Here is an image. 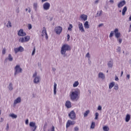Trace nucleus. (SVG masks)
<instances>
[{
  "label": "nucleus",
  "mask_w": 131,
  "mask_h": 131,
  "mask_svg": "<svg viewBox=\"0 0 131 131\" xmlns=\"http://www.w3.org/2000/svg\"><path fill=\"white\" fill-rule=\"evenodd\" d=\"M69 117L72 120H75V119H76V114H75L74 111H71L69 114Z\"/></svg>",
  "instance_id": "nucleus-5"
},
{
  "label": "nucleus",
  "mask_w": 131,
  "mask_h": 131,
  "mask_svg": "<svg viewBox=\"0 0 131 131\" xmlns=\"http://www.w3.org/2000/svg\"><path fill=\"white\" fill-rule=\"evenodd\" d=\"M84 27L86 29H89L90 28V25L89 24V22L86 21L84 24Z\"/></svg>",
  "instance_id": "nucleus-21"
},
{
  "label": "nucleus",
  "mask_w": 131,
  "mask_h": 131,
  "mask_svg": "<svg viewBox=\"0 0 131 131\" xmlns=\"http://www.w3.org/2000/svg\"><path fill=\"white\" fill-rule=\"evenodd\" d=\"M115 32H114V31H111L110 34V36H109V37L111 38L113 36V34H114Z\"/></svg>",
  "instance_id": "nucleus-40"
},
{
  "label": "nucleus",
  "mask_w": 131,
  "mask_h": 131,
  "mask_svg": "<svg viewBox=\"0 0 131 131\" xmlns=\"http://www.w3.org/2000/svg\"><path fill=\"white\" fill-rule=\"evenodd\" d=\"M65 106L68 108H71V102H70V101L69 100L67 101L65 104Z\"/></svg>",
  "instance_id": "nucleus-16"
},
{
  "label": "nucleus",
  "mask_w": 131,
  "mask_h": 131,
  "mask_svg": "<svg viewBox=\"0 0 131 131\" xmlns=\"http://www.w3.org/2000/svg\"><path fill=\"white\" fill-rule=\"evenodd\" d=\"M19 42H25L24 37L19 38Z\"/></svg>",
  "instance_id": "nucleus-36"
},
{
  "label": "nucleus",
  "mask_w": 131,
  "mask_h": 131,
  "mask_svg": "<svg viewBox=\"0 0 131 131\" xmlns=\"http://www.w3.org/2000/svg\"><path fill=\"white\" fill-rule=\"evenodd\" d=\"M30 127H33L31 129V131H35L37 128V126L35 124V122H31L29 124Z\"/></svg>",
  "instance_id": "nucleus-8"
},
{
  "label": "nucleus",
  "mask_w": 131,
  "mask_h": 131,
  "mask_svg": "<svg viewBox=\"0 0 131 131\" xmlns=\"http://www.w3.org/2000/svg\"><path fill=\"white\" fill-rule=\"evenodd\" d=\"M45 38H46V39H48L49 38V37H48V34H46L45 35Z\"/></svg>",
  "instance_id": "nucleus-57"
},
{
  "label": "nucleus",
  "mask_w": 131,
  "mask_h": 131,
  "mask_svg": "<svg viewBox=\"0 0 131 131\" xmlns=\"http://www.w3.org/2000/svg\"><path fill=\"white\" fill-rule=\"evenodd\" d=\"M103 129L104 131H109L110 128L107 126H104L103 127Z\"/></svg>",
  "instance_id": "nucleus-28"
},
{
  "label": "nucleus",
  "mask_w": 131,
  "mask_h": 131,
  "mask_svg": "<svg viewBox=\"0 0 131 131\" xmlns=\"http://www.w3.org/2000/svg\"><path fill=\"white\" fill-rule=\"evenodd\" d=\"M14 51L15 52V54H17V53H22V52H24V48L22 47V46H20L18 48H14Z\"/></svg>",
  "instance_id": "nucleus-6"
},
{
  "label": "nucleus",
  "mask_w": 131,
  "mask_h": 131,
  "mask_svg": "<svg viewBox=\"0 0 131 131\" xmlns=\"http://www.w3.org/2000/svg\"><path fill=\"white\" fill-rule=\"evenodd\" d=\"M52 70H53V71H54L55 72V71H56V68H52Z\"/></svg>",
  "instance_id": "nucleus-60"
},
{
  "label": "nucleus",
  "mask_w": 131,
  "mask_h": 131,
  "mask_svg": "<svg viewBox=\"0 0 131 131\" xmlns=\"http://www.w3.org/2000/svg\"><path fill=\"white\" fill-rule=\"evenodd\" d=\"M117 51L119 53H120L121 52V48H120V47H118V48L117 49Z\"/></svg>",
  "instance_id": "nucleus-45"
},
{
  "label": "nucleus",
  "mask_w": 131,
  "mask_h": 131,
  "mask_svg": "<svg viewBox=\"0 0 131 131\" xmlns=\"http://www.w3.org/2000/svg\"><path fill=\"white\" fill-rule=\"evenodd\" d=\"M8 88L9 91H13V83H10Z\"/></svg>",
  "instance_id": "nucleus-27"
},
{
  "label": "nucleus",
  "mask_w": 131,
  "mask_h": 131,
  "mask_svg": "<svg viewBox=\"0 0 131 131\" xmlns=\"http://www.w3.org/2000/svg\"><path fill=\"white\" fill-rule=\"evenodd\" d=\"M68 51H71V47L68 44H64L61 48L60 54L65 56Z\"/></svg>",
  "instance_id": "nucleus-1"
},
{
  "label": "nucleus",
  "mask_w": 131,
  "mask_h": 131,
  "mask_svg": "<svg viewBox=\"0 0 131 131\" xmlns=\"http://www.w3.org/2000/svg\"><path fill=\"white\" fill-rule=\"evenodd\" d=\"M78 28L81 32H85L84 29L83 28V25L82 23H80L78 24Z\"/></svg>",
  "instance_id": "nucleus-14"
},
{
  "label": "nucleus",
  "mask_w": 131,
  "mask_h": 131,
  "mask_svg": "<svg viewBox=\"0 0 131 131\" xmlns=\"http://www.w3.org/2000/svg\"><path fill=\"white\" fill-rule=\"evenodd\" d=\"M2 54H3V55H5V54H6V49H3Z\"/></svg>",
  "instance_id": "nucleus-48"
},
{
  "label": "nucleus",
  "mask_w": 131,
  "mask_h": 131,
  "mask_svg": "<svg viewBox=\"0 0 131 131\" xmlns=\"http://www.w3.org/2000/svg\"><path fill=\"white\" fill-rule=\"evenodd\" d=\"M80 18L81 19V20L86 21V20H88V15L85 14H82L80 15Z\"/></svg>",
  "instance_id": "nucleus-17"
},
{
  "label": "nucleus",
  "mask_w": 131,
  "mask_h": 131,
  "mask_svg": "<svg viewBox=\"0 0 131 131\" xmlns=\"http://www.w3.org/2000/svg\"><path fill=\"white\" fill-rule=\"evenodd\" d=\"M103 26V24H100L98 25V27H102Z\"/></svg>",
  "instance_id": "nucleus-59"
},
{
  "label": "nucleus",
  "mask_w": 131,
  "mask_h": 131,
  "mask_svg": "<svg viewBox=\"0 0 131 131\" xmlns=\"http://www.w3.org/2000/svg\"><path fill=\"white\" fill-rule=\"evenodd\" d=\"M16 13H19V8H18L17 10H16Z\"/></svg>",
  "instance_id": "nucleus-63"
},
{
  "label": "nucleus",
  "mask_w": 131,
  "mask_h": 131,
  "mask_svg": "<svg viewBox=\"0 0 131 131\" xmlns=\"http://www.w3.org/2000/svg\"><path fill=\"white\" fill-rule=\"evenodd\" d=\"M51 131H55V126H52V127L51 128Z\"/></svg>",
  "instance_id": "nucleus-53"
},
{
  "label": "nucleus",
  "mask_w": 131,
  "mask_h": 131,
  "mask_svg": "<svg viewBox=\"0 0 131 131\" xmlns=\"http://www.w3.org/2000/svg\"><path fill=\"white\" fill-rule=\"evenodd\" d=\"M62 28L61 27L58 26L55 28V31L57 34H60L62 32Z\"/></svg>",
  "instance_id": "nucleus-9"
},
{
  "label": "nucleus",
  "mask_w": 131,
  "mask_h": 131,
  "mask_svg": "<svg viewBox=\"0 0 131 131\" xmlns=\"http://www.w3.org/2000/svg\"><path fill=\"white\" fill-rule=\"evenodd\" d=\"M33 8H34L35 11H37V3L33 4Z\"/></svg>",
  "instance_id": "nucleus-33"
},
{
  "label": "nucleus",
  "mask_w": 131,
  "mask_h": 131,
  "mask_svg": "<svg viewBox=\"0 0 131 131\" xmlns=\"http://www.w3.org/2000/svg\"><path fill=\"white\" fill-rule=\"evenodd\" d=\"M91 128H95V122H92L91 125Z\"/></svg>",
  "instance_id": "nucleus-39"
},
{
  "label": "nucleus",
  "mask_w": 131,
  "mask_h": 131,
  "mask_svg": "<svg viewBox=\"0 0 131 131\" xmlns=\"http://www.w3.org/2000/svg\"><path fill=\"white\" fill-rule=\"evenodd\" d=\"M32 77L34 78L33 80L34 83L37 84V83L40 82V76H37V73L36 72L33 74Z\"/></svg>",
  "instance_id": "nucleus-2"
},
{
  "label": "nucleus",
  "mask_w": 131,
  "mask_h": 131,
  "mask_svg": "<svg viewBox=\"0 0 131 131\" xmlns=\"http://www.w3.org/2000/svg\"><path fill=\"white\" fill-rule=\"evenodd\" d=\"M130 120V115L127 114L125 117V121L126 122H128Z\"/></svg>",
  "instance_id": "nucleus-23"
},
{
  "label": "nucleus",
  "mask_w": 131,
  "mask_h": 131,
  "mask_svg": "<svg viewBox=\"0 0 131 131\" xmlns=\"http://www.w3.org/2000/svg\"><path fill=\"white\" fill-rule=\"evenodd\" d=\"M110 3H111L112 4H114V1L113 0H110Z\"/></svg>",
  "instance_id": "nucleus-58"
},
{
  "label": "nucleus",
  "mask_w": 131,
  "mask_h": 131,
  "mask_svg": "<svg viewBox=\"0 0 131 131\" xmlns=\"http://www.w3.org/2000/svg\"><path fill=\"white\" fill-rule=\"evenodd\" d=\"M78 93H79V91L78 90L73 92L71 95V100H76V98L78 97Z\"/></svg>",
  "instance_id": "nucleus-3"
},
{
  "label": "nucleus",
  "mask_w": 131,
  "mask_h": 131,
  "mask_svg": "<svg viewBox=\"0 0 131 131\" xmlns=\"http://www.w3.org/2000/svg\"><path fill=\"white\" fill-rule=\"evenodd\" d=\"M9 116H10V117H12V118H14V119L17 118V115H15V114H10V115H9Z\"/></svg>",
  "instance_id": "nucleus-30"
},
{
  "label": "nucleus",
  "mask_w": 131,
  "mask_h": 131,
  "mask_svg": "<svg viewBox=\"0 0 131 131\" xmlns=\"http://www.w3.org/2000/svg\"><path fill=\"white\" fill-rule=\"evenodd\" d=\"M41 33H42L41 35L43 37L45 36V35H46V34H47V29L46 28V27L43 28V30H42Z\"/></svg>",
  "instance_id": "nucleus-22"
},
{
  "label": "nucleus",
  "mask_w": 131,
  "mask_h": 131,
  "mask_svg": "<svg viewBox=\"0 0 131 131\" xmlns=\"http://www.w3.org/2000/svg\"><path fill=\"white\" fill-rule=\"evenodd\" d=\"M9 123H7V127H6V130H9Z\"/></svg>",
  "instance_id": "nucleus-52"
},
{
  "label": "nucleus",
  "mask_w": 131,
  "mask_h": 131,
  "mask_svg": "<svg viewBox=\"0 0 131 131\" xmlns=\"http://www.w3.org/2000/svg\"><path fill=\"white\" fill-rule=\"evenodd\" d=\"M15 72H14V76H16L18 74V73H22V68L20 67V66L16 65L14 68Z\"/></svg>",
  "instance_id": "nucleus-4"
},
{
  "label": "nucleus",
  "mask_w": 131,
  "mask_h": 131,
  "mask_svg": "<svg viewBox=\"0 0 131 131\" xmlns=\"http://www.w3.org/2000/svg\"><path fill=\"white\" fill-rule=\"evenodd\" d=\"M129 21H131V15L129 17Z\"/></svg>",
  "instance_id": "nucleus-64"
},
{
  "label": "nucleus",
  "mask_w": 131,
  "mask_h": 131,
  "mask_svg": "<svg viewBox=\"0 0 131 131\" xmlns=\"http://www.w3.org/2000/svg\"><path fill=\"white\" fill-rule=\"evenodd\" d=\"M125 4H126V2L124 0H123L118 4V8H122Z\"/></svg>",
  "instance_id": "nucleus-13"
},
{
  "label": "nucleus",
  "mask_w": 131,
  "mask_h": 131,
  "mask_svg": "<svg viewBox=\"0 0 131 131\" xmlns=\"http://www.w3.org/2000/svg\"><path fill=\"white\" fill-rule=\"evenodd\" d=\"M47 125H48V123H45V124H44V126L43 127V131L46 130V128H47Z\"/></svg>",
  "instance_id": "nucleus-38"
},
{
  "label": "nucleus",
  "mask_w": 131,
  "mask_h": 131,
  "mask_svg": "<svg viewBox=\"0 0 131 131\" xmlns=\"http://www.w3.org/2000/svg\"><path fill=\"white\" fill-rule=\"evenodd\" d=\"M114 85H115V82H112L110 83V84H109L110 90H111V89H112V88H113V86Z\"/></svg>",
  "instance_id": "nucleus-26"
},
{
  "label": "nucleus",
  "mask_w": 131,
  "mask_h": 131,
  "mask_svg": "<svg viewBox=\"0 0 131 131\" xmlns=\"http://www.w3.org/2000/svg\"><path fill=\"white\" fill-rule=\"evenodd\" d=\"M67 37V40L69 41V40H70V35H69V34H68Z\"/></svg>",
  "instance_id": "nucleus-47"
},
{
  "label": "nucleus",
  "mask_w": 131,
  "mask_h": 131,
  "mask_svg": "<svg viewBox=\"0 0 131 131\" xmlns=\"http://www.w3.org/2000/svg\"><path fill=\"white\" fill-rule=\"evenodd\" d=\"M79 127L78 126H76L74 128V131H79Z\"/></svg>",
  "instance_id": "nucleus-42"
},
{
  "label": "nucleus",
  "mask_w": 131,
  "mask_h": 131,
  "mask_svg": "<svg viewBox=\"0 0 131 131\" xmlns=\"http://www.w3.org/2000/svg\"><path fill=\"white\" fill-rule=\"evenodd\" d=\"M75 124V121H72L70 120H69L67 122L66 128H68V127H69L70 125H74Z\"/></svg>",
  "instance_id": "nucleus-10"
},
{
  "label": "nucleus",
  "mask_w": 131,
  "mask_h": 131,
  "mask_svg": "<svg viewBox=\"0 0 131 131\" xmlns=\"http://www.w3.org/2000/svg\"><path fill=\"white\" fill-rule=\"evenodd\" d=\"M8 25L9 26V27H12V23H11V21H9L7 24V26H8Z\"/></svg>",
  "instance_id": "nucleus-46"
},
{
  "label": "nucleus",
  "mask_w": 131,
  "mask_h": 131,
  "mask_svg": "<svg viewBox=\"0 0 131 131\" xmlns=\"http://www.w3.org/2000/svg\"><path fill=\"white\" fill-rule=\"evenodd\" d=\"M107 66L108 68H112L113 67V61H110L107 63Z\"/></svg>",
  "instance_id": "nucleus-24"
},
{
  "label": "nucleus",
  "mask_w": 131,
  "mask_h": 131,
  "mask_svg": "<svg viewBox=\"0 0 131 131\" xmlns=\"http://www.w3.org/2000/svg\"><path fill=\"white\" fill-rule=\"evenodd\" d=\"M127 11V7L126 6H125L122 11V15L123 16H124V15H125V13L126 12V11Z\"/></svg>",
  "instance_id": "nucleus-19"
},
{
  "label": "nucleus",
  "mask_w": 131,
  "mask_h": 131,
  "mask_svg": "<svg viewBox=\"0 0 131 131\" xmlns=\"http://www.w3.org/2000/svg\"><path fill=\"white\" fill-rule=\"evenodd\" d=\"M25 39V42L29 41V39H30V37L29 36H26V37H24Z\"/></svg>",
  "instance_id": "nucleus-29"
},
{
  "label": "nucleus",
  "mask_w": 131,
  "mask_h": 131,
  "mask_svg": "<svg viewBox=\"0 0 131 131\" xmlns=\"http://www.w3.org/2000/svg\"><path fill=\"white\" fill-rule=\"evenodd\" d=\"M99 117V113H95V119L97 120Z\"/></svg>",
  "instance_id": "nucleus-37"
},
{
  "label": "nucleus",
  "mask_w": 131,
  "mask_h": 131,
  "mask_svg": "<svg viewBox=\"0 0 131 131\" xmlns=\"http://www.w3.org/2000/svg\"><path fill=\"white\" fill-rule=\"evenodd\" d=\"M118 40L119 41V43H121L122 42V39H118Z\"/></svg>",
  "instance_id": "nucleus-49"
},
{
  "label": "nucleus",
  "mask_w": 131,
  "mask_h": 131,
  "mask_svg": "<svg viewBox=\"0 0 131 131\" xmlns=\"http://www.w3.org/2000/svg\"><path fill=\"white\" fill-rule=\"evenodd\" d=\"M89 113L90 110H87L86 111H85V113H84V117H86V116L89 115Z\"/></svg>",
  "instance_id": "nucleus-32"
},
{
  "label": "nucleus",
  "mask_w": 131,
  "mask_h": 131,
  "mask_svg": "<svg viewBox=\"0 0 131 131\" xmlns=\"http://www.w3.org/2000/svg\"><path fill=\"white\" fill-rule=\"evenodd\" d=\"M18 36H26V33L23 31V29H20L17 33Z\"/></svg>",
  "instance_id": "nucleus-12"
},
{
  "label": "nucleus",
  "mask_w": 131,
  "mask_h": 131,
  "mask_svg": "<svg viewBox=\"0 0 131 131\" xmlns=\"http://www.w3.org/2000/svg\"><path fill=\"white\" fill-rule=\"evenodd\" d=\"M18 103H21V97H18L14 101V104H18Z\"/></svg>",
  "instance_id": "nucleus-20"
},
{
  "label": "nucleus",
  "mask_w": 131,
  "mask_h": 131,
  "mask_svg": "<svg viewBox=\"0 0 131 131\" xmlns=\"http://www.w3.org/2000/svg\"><path fill=\"white\" fill-rule=\"evenodd\" d=\"M43 9L45 11H48V10L50 9V7H51V4L49 3L46 2L43 4Z\"/></svg>",
  "instance_id": "nucleus-7"
},
{
  "label": "nucleus",
  "mask_w": 131,
  "mask_h": 131,
  "mask_svg": "<svg viewBox=\"0 0 131 131\" xmlns=\"http://www.w3.org/2000/svg\"><path fill=\"white\" fill-rule=\"evenodd\" d=\"M98 110H99V111L102 110V106H101L100 105L98 106Z\"/></svg>",
  "instance_id": "nucleus-51"
},
{
  "label": "nucleus",
  "mask_w": 131,
  "mask_h": 131,
  "mask_svg": "<svg viewBox=\"0 0 131 131\" xmlns=\"http://www.w3.org/2000/svg\"><path fill=\"white\" fill-rule=\"evenodd\" d=\"M73 27V26H72V24H70L69 25V27L68 29V30H69V31H72V28Z\"/></svg>",
  "instance_id": "nucleus-34"
},
{
  "label": "nucleus",
  "mask_w": 131,
  "mask_h": 131,
  "mask_svg": "<svg viewBox=\"0 0 131 131\" xmlns=\"http://www.w3.org/2000/svg\"><path fill=\"white\" fill-rule=\"evenodd\" d=\"M119 30L118 28H116L114 30L115 32V36L116 38H119L120 37V36L121 35V34L119 32H118Z\"/></svg>",
  "instance_id": "nucleus-11"
},
{
  "label": "nucleus",
  "mask_w": 131,
  "mask_h": 131,
  "mask_svg": "<svg viewBox=\"0 0 131 131\" xmlns=\"http://www.w3.org/2000/svg\"><path fill=\"white\" fill-rule=\"evenodd\" d=\"M86 57H87V58H91V56H90V53H88L86 54Z\"/></svg>",
  "instance_id": "nucleus-50"
},
{
  "label": "nucleus",
  "mask_w": 131,
  "mask_h": 131,
  "mask_svg": "<svg viewBox=\"0 0 131 131\" xmlns=\"http://www.w3.org/2000/svg\"><path fill=\"white\" fill-rule=\"evenodd\" d=\"M126 77H127V78H128V79H129L130 76L129 75V74H128V75H127Z\"/></svg>",
  "instance_id": "nucleus-55"
},
{
  "label": "nucleus",
  "mask_w": 131,
  "mask_h": 131,
  "mask_svg": "<svg viewBox=\"0 0 131 131\" xmlns=\"http://www.w3.org/2000/svg\"><path fill=\"white\" fill-rule=\"evenodd\" d=\"M35 54V47H34L32 53V56H34Z\"/></svg>",
  "instance_id": "nucleus-43"
},
{
  "label": "nucleus",
  "mask_w": 131,
  "mask_h": 131,
  "mask_svg": "<svg viewBox=\"0 0 131 131\" xmlns=\"http://www.w3.org/2000/svg\"><path fill=\"white\" fill-rule=\"evenodd\" d=\"M118 89V84H116L114 86V90H115V91H117Z\"/></svg>",
  "instance_id": "nucleus-41"
},
{
  "label": "nucleus",
  "mask_w": 131,
  "mask_h": 131,
  "mask_svg": "<svg viewBox=\"0 0 131 131\" xmlns=\"http://www.w3.org/2000/svg\"><path fill=\"white\" fill-rule=\"evenodd\" d=\"M78 84H79V82H78V81H75L74 83V84H73V86L74 87V88H76V86H78Z\"/></svg>",
  "instance_id": "nucleus-31"
},
{
  "label": "nucleus",
  "mask_w": 131,
  "mask_h": 131,
  "mask_svg": "<svg viewBox=\"0 0 131 131\" xmlns=\"http://www.w3.org/2000/svg\"><path fill=\"white\" fill-rule=\"evenodd\" d=\"M99 3V0H96L95 2V4H98Z\"/></svg>",
  "instance_id": "nucleus-61"
},
{
  "label": "nucleus",
  "mask_w": 131,
  "mask_h": 131,
  "mask_svg": "<svg viewBox=\"0 0 131 131\" xmlns=\"http://www.w3.org/2000/svg\"><path fill=\"white\" fill-rule=\"evenodd\" d=\"M48 0H41L42 3H45V2H47Z\"/></svg>",
  "instance_id": "nucleus-62"
},
{
  "label": "nucleus",
  "mask_w": 131,
  "mask_h": 131,
  "mask_svg": "<svg viewBox=\"0 0 131 131\" xmlns=\"http://www.w3.org/2000/svg\"><path fill=\"white\" fill-rule=\"evenodd\" d=\"M54 95H56L57 94V83L55 82L54 83Z\"/></svg>",
  "instance_id": "nucleus-25"
},
{
  "label": "nucleus",
  "mask_w": 131,
  "mask_h": 131,
  "mask_svg": "<svg viewBox=\"0 0 131 131\" xmlns=\"http://www.w3.org/2000/svg\"><path fill=\"white\" fill-rule=\"evenodd\" d=\"M115 80L118 81V80H119V79L118 78V77L116 76V78L115 79Z\"/></svg>",
  "instance_id": "nucleus-54"
},
{
  "label": "nucleus",
  "mask_w": 131,
  "mask_h": 131,
  "mask_svg": "<svg viewBox=\"0 0 131 131\" xmlns=\"http://www.w3.org/2000/svg\"><path fill=\"white\" fill-rule=\"evenodd\" d=\"M98 77L102 79H105V75L102 72H100L98 74Z\"/></svg>",
  "instance_id": "nucleus-18"
},
{
  "label": "nucleus",
  "mask_w": 131,
  "mask_h": 131,
  "mask_svg": "<svg viewBox=\"0 0 131 131\" xmlns=\"http://www.w3.org/2000/svg\"><path fill=\"white\" fill-rule=\"evenodd\" d=\"M26 124H28V122H29V121L28 120V119H27L26 120Z\"/></svg>",
  "instance_id": "nucleus-56"
},
{
  "label": "nucleus",
  "mask_w": 131,
  "mask_h": 131,
  "mask_svg": "<svg viewBox=\"0 0 131 131\" xmlns=\"http://www.w3.org/2000/svg\"><path fill=\"white\" fill-rule=\"evenodd\" d=\"M8 60L10 61V62H12V61H13V57L11 54H9L8 58L5 59V62H7Z\"/></svg>",
  "instance_id": "nucleus-15"
},
{
  "label": "nucleus",
  "mask_w": 131,
  "mask_h": 131,
  "mask_svg": "<svg viewBox=\"0 0 131 131\" xmlns=\"http://www.w3.org/2000/svg\"><path fill=\"white\" fill-rule=\"evenodd\" d=\"M102 13H103V11L102 10H100L99 11H99H98V12L97 13V17H100V16L102 15Z\"/></svg>",
  "instance_id": "nucleus-35"
},
{
  "label": "nucleus",
  "mask_w": 131,
  "mask_h": 131,
  "mask_svg": "<svg viewBox=\"0 0 131 131\" xmlns=\"http://www.w3.org/2000/svg\"><path fill=\"white\" fill-rule=\"evenodd\" d=\"M28 27L29 30H30V29H32V25H31V24H28Z\"/></svg>",
  "instance_id": "nucleus-44"
}]
</instances>
